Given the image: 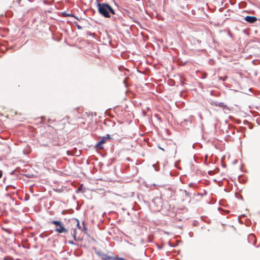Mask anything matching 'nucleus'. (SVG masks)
Here are the masks:
<instances>
[{
  "instance_id": "nucleus-1",
  "label": "nucleus",
  "mask_w": 260,
  "mask_h": 260,
  "mask_svg": "<svg viewBox=\"0 0 260 260\" xmlns=\"http://www.w3.org/2000/svg\"><path fill=\"white\" fill-rule=\"evenodd\" d=\"M98 6L100 13L105 17L109 18L110 17V12L112 14H114L113 9L107 4L99 3Z\"/></svg>"
},
{
  "instance_id": "nucleus-2",
  "label": "nucleus",
  "mask_w": 260,
  "mask_h": 260,
  "mask_svg": "<svg viewBox=\"0 0 260 260\" xmlns=\"http://www.w3.org/2000/svg\"><path fill=\"white\" fill-rule=\"evenodd\" d=\"M50 223L58 226V228L55 229V232L58 233H68V230L64 228V225L60 221L53 220L50 221Z\"/></svg>"
},
{
  "instance_id": "nucleus-3",
  "label": "nucleus",
  "mask_w": 260,
  "mask_h": 260,
  "mask_svg": "<svg viewBox=\"0 0 260 260\" xmlns=\"http://www.w3.org/2000/svg\"><path fill=\"white\" fill-rule=\"evenodd\" d=\"M57 158L54 155H48L44 160V164L47 167H51L56 162Z\"/></svg>"
},
{
  "instance_id": "nucleus-4",
  "label": "nucleus",
  "mask_w": 260,
  "mask_h": 260,
  "mask_svg": "<svg viewBox=\"0 0 260 260\" xmlns=\"http://www.w3.org/2000/svg\"><path fill=\"white\" fill-rule=\"evenodd\" d=\"M110 139V136L109 134H107L106 136L103 137L101 140L99 142L98 144L96 145V147H99V148H102V145L106 143V142L107 141V140H109Z\"/></svg>"
},
{
  "instance_id": "nucleus-5",
  "label": "nucleus",
  "mask_w": 260,
  "mask_h": 260,
  "mask_svg": "<svg viewBox=\"0 0 260 260\" xmlns=\"http://www.w3.org/2000/svg\"><path fill=\"white\" fill-rule=\"evenodd\" d=\"M244 20L250 23H253L256 21L257 18L255 16H247L244 18Z\"/></svg>"
},
{
  "instance_id": "nucleus-6",
  "label": "nucleus",
  "mask_w": 260,
  "mask_h": 260,
  "mask_svg": "<svg viewBox=\"0 0 260 260\" xmlns=\"http://www.w3.org/2000/svg\"><path fill=\"white\" fill-rule=\"evenodd\" d=\"M218 107L222 108L223 109L225 110H230L229 107L227 105H224V103L222 102H219L218 104Z\"/></svg>"
},
{
  "instance_id": "nucleus-7",
  "label": "nucleus",
  "mask_w": 260,
  "mask_h": 260,
  "mask_svg": "<svg viewBox=\"0 0 260 260\" xmlns=\"http://www.w3.org/2000/svg\"><path fill=\"white\" fill-rule=\"evenodd\" d=\"M76 221L77 222V226L78 228L79 229L81 230H86V228H85V225L84 224V222H82V225L83 226L82 227L80 225V223H79V221L78 219H75Z\"/></svg>"
},
{
  "instance_id": "nucleus-8",
  "label": "nucleus",
  "mask_w": 260,
  "mask_h": 260,
  "mask_svg": "<svg viewBox=\"0 0 260 260\" xmlns=\"http://www.w3.org/2000/svg\"><path fill=\"white\" fill-rule=\"evenodd\" d=\"M101 258L103 260H111V259H112V257L105 253L102 254L101 255Z\"/></svg>"
},
{
  "instance_id": "nucleus-9",
  "label": "nucleus",
  "mask_w": 260,
  "mask_h": 260,
  "mask_svg": "<svg viewBox=\"0 0 260 260\" xmlns=\"http://www.w3.org/2000/svg\"><path fill=\"white\" fill-rule=\"evenodd\" d=\"M138 172V169L136 167H133L131 168V174H132V175L134 176L135 175L137 174Z\"/></svg>"
},
{
  "instance_id": "nucleus-10",
  "label": "nucleus",
  "mask_w": 260,
  "mask_h": 260,
  "mask_svg": "<svg viewBox=\"0 0 260 260\" xmlns=\"http://www.w3.org/2000/svg\"><path fill=\"white\" fill-rule=\"evenodd\" d=\"M238 179H239V182L240 183H245L246 182V179L243 178L242 175H239V176Z\"/></svg>"
},
{
  "instance_id": "nucleus-11",
  "label": "nucleus",
  "mask_w": 260,
  "mask_h": 260,
  "mask_svg": "<svg viewBox=\"0 0 260 260\" xmlns=\"http://www.w3.org/2000/svg\"><path fill=\"white\" fill-rule=\"evenodd\" d=\"M72 236L75 240H76L77 230L76 229H73V233H72Z\"/></svg>"
},
{
  "instance_id": "nucleus-12",
  "label": "nucleus",
  "mask_w": 260,
  "mask_h": 260,
  "mask_svg": "<svg viewBox=\"0 0 260 260\" xmlns=\"http://www.w3.org/2000/svg\"><path fill=\"white\" fill-rule=\"evenodd\" d=\"M128 80V77H126L125 78L124 80L123 81V83L126 87L127 86V84H128V83H127Z\"/></svg>"
},
{
  "instance_id": "nucleus-13",
  "label": "nucleus",
  "mask_w": 260,
  "mask_h": 260,
  "mask_svg": "<svg viewBox=\"0 0 260 260\" xmlns=\"http://www.w3.org/2000/svg\"><path fill=\"white\" fill-rule=\"evenodd\" d=\"M227 78H228V77H227L226 76H225V77H219V79L220 80L222 81H225V80L227 79Z\"/></svg>"
},
{
  "instance_id": "nucleus-14",
  "label": "nucleus",
  "mask_w": 260,
  "mask_h": 260,
  "mask_svg": "<svg viewBox=\"0 0 260 260\" xmlns=\"http://www.w3.org/2000/svg\"><path fill=\"white\" fill-rule=\"evenodd\" d=\"M121 57H122V58H126V53H125V52H122V53H121Z\"/></svg>"
},
{
  "instance_id": "nucleus-15",
  "label": "nucleus",
  "mask_w": 260,
  "mask_h": 260,
  "mask_svg": "<svg viewBox=\"0 0 260 260\" xmlns=\"http://www.w3.org/2000/svg\"><path fill=\"white\" fill-rule=\"evenodd\" d=\"M131 20H133V21H134L135 23L138 24V25L139 26L140 25V23H139V22L136 21V20H135V19H133L132 17H131Z\"/></svg>"
},
{
  "instance_id": "nucleus-16",
  "label": "nucleus",
  "mask_w": 260,
  "mask_h": 260,
  "mask_svg": "<svg viewBox=\"0 0 260 260\" xmlns=\"http://www.w3.org/2000/svg\"><path fill=\"white\" fill-rule=\"evenodd\" d=\"M184 122H189L190 124L191 123V120L190 119H185L184 120Z\"/></svg>"
},
{
  "instance_id": "nucleus-17",
  "label": "nucleus",
  "mask_w": 260,
  "mask_h": 260,
  "mask_svg": "<svg viewBox=\"0 0 260 260\" xmlns=\"http://www.w3.org/2000/svg\"><path fill=\"white\" fill-rule=\"evenodd\" d=\"M184 192H185V195H186V196H189V197H190V193L188 191H186V190H184Z\"/></svg>"
},
{
  "instance_id": "nucleus-18",
  "label": "nucleus",
  "mask_w": 260,
  "mask_h": 260,
  "mask_svg": "<svg viewBox=\"0 0 260 260\" xmlns=\"http://www.w3.org/2000/svg\"><path fill=\"white\" fill-rule=\"evenodd\" d=\"M159 200H160V199L159 198H154L153 199L152 202H153L155 203L156 201H159Z\"/></svg>"
},
{
  "instance_id": "nucleus-19",
  "label": "nucleus",
  "mask_w": 260,
  "mask_h": 260,
  "mask_svg": "<svg viewBox=\"0 0 260 260\" xmlns=\"http://www.w3.org/2000/svg\"><path fill=\"white\" fill-rule=\"evenodd\" d=\"M213 105L218 107V104L219 102L216 101V102H213Z\"/></svg>"
},
{
  "instance_id": "nucleus-20",
  "label": "nucleus",
  "mask_w": 260,
  "mask_h": 260,
  "mask_svg": "<svg viewBox=\"0 0 260 260\" xmlns=\"http://www.w3.org/2000/svg\"><path fill=\"white\" fill-rule=\"evenodd\" d=\"M138 59H137V58H135V59H133L132 58H131V62H135V61H138Z\"/></svg>"
},
{
  "instance_id": "nucleus-21",
  "label": "nucleus",
  "mask_w": 260,
  "mask_h": 260,
  "mask_svg": "<svg viewBox=\"0 0 260 260\" xmlns=\"http://www.w3.org/2000/svg\"><path fill=\"white\" fill-rule=\"evenodd\" d=\"M169 245L171 247H175V245H173V244H172L171 243V242H169Z\"/></svg>"
},
{
  "instance_id": "nucleus-22",
  "label": "nucleus",
  "mask_w": 260,
  "mask_h": 260,
  "mask_svg": "<svg viewBox=\"0 0 260 260\" xmlns=\"http://www.w3.org/2000/svg\"><path fill=\"white\" fill-rule=\"evenodd\" d=\"M69 243L71 244H72V245H74L75 244V243L72 241H69Z\"/></svg>"
},
{
  "instance_id": "nucleus-23",
  "label": "nucleus",
  "mask_w": 260,
  "mask_h": 260,
  "mask_svg": "<svg viewBox=\"0 0 260 260\" xmlns=\"http://www.w3.org/2000/svg\"><path fill=\"white\" fill-rule=\"evenodd\" d=\"M153 167L154 168L155 171H158V169L155 167V164L153 165Z\"/></svg>"
},
{
  "instance_id": "nucleus-24",
  "label": "nucleus",
  "mask_w": 260,
  "mask_h": 260,
  "mask_svg": "<svg viewBox=\"0 0 260 260\" xmlns=\"http://www.w3.org/2000/svg\"><path fill=\"white\" fill-rule=\"evenodd\" d=\"M3 174V172L2 171L0 170V178L2 177Z\"/></svg>"
},
{
  "instance_id": "nucleus-25",
  "label": "nucleus",
  "mask_w": 260,
  "mask_h": 260,
  "mask_svg": "<svg viewBox=\"0 0 260 260\" xmlns=\"http://www.w3.org/2000/svg\"><path fill=\"white\" fill-rule=\"evenodd\" d=\"M65 15L68 16H73V15L72 14H65Z\"/></svg>"
},
{
  "instance_id": "nucleus-26",
  "label": "nucleus",
  "mask_w": 260,
  "mask_h": 260,
  "mask_svg": "<svg viewBox=\"0 0 260 260\" xmlns=\"http://www.w3.org/2000/svg\"><path fill=\"white\" fill-rule=\"evenodd\" d=\"M192 185H193V183H190L189 184V186L190 187L192 186Z\"/></svg>"
},
{
  "instance_id": "nucleus-27",
  "label": "nucleus",
  "mask_w": 260,
  "mask_h": 260,
  "mask_svg": "<svg viewBox=\"0 0 260 260\" xmlns=\"http://www.w3.org/2000/svg\"><path fill=\"white\" fill-rule=\"evenodd\" d=\"M240 199L243 200V198L242 196H240Z\"/></svg>"
},
{
  "instance_id": "nucleus-28",
  "label": "nucleus",
  "mask_w": 260,
  "mask_h": 260,
  "mask_svg": "<svg viewBox=\"0 0 260 260\" xmlns=\"http://www.w3.org/2000/svg\"><path fill=\"white\" fill-rule=\"evenodd\" d=\"M133 25H134V24H131V29H132V26H133Z\"/></svg>"
},
{
  "instance_id": "nucleus-29",
  "label": "nucleus",
  "mask_w": 260,
  "mask_h": 260,
  "mask_svg": "<svg viewBox=\"0 0 260 260\" xmlns=\"http://www.w3.org/2000/svg\"><path fill=\"white\" fill-rule=\"evenodd\" d=\"M134 194V192H131V196H133Z\"/></svg>"
},
{
  "instance_id": "nucleus-30",
  "label": "nucleus",
  "mask_w": 260,
  "mask_h": 260,
  "mask_svg": "<svg viewBox=\"0 0 260 260\" xmlns=\"http://www.w3.org/2000/svg\"><path fill=\"white\" fill-rule=\"evenodd\" d=\"M119 259L123 260L122 258H119Z\"/></svg>"
},
{
  "instance_id": "nucleus-31",
  "label": "nucleus",
  "mask_w": 260,
  "mask_h": 260,
  "mask_svg": "<svg viewBox=\"0 0 260 260\" xmlns=\"http://www.w3.org/2000/svg\"><path fill=\"white\" fill-rule=\"evenodd\" d=\"M159 148L160 149H162V150H164V149H162V148H161V147H159Z\"/></svg>"
},
{
  "instance_id": "nucleus-32",
  "label": "nucleus",
  "mask_w": 260,
  "mask_h": 260,
  "mask_svg": "<svg viewBox=\"0 0 260 260\" xmlns=\"http://www.w3.org/2000/svg\"><path fill=\"white\" fill-rule=\"evenodd\" d=\"M132 94H133V93H132V92H131V96H132Z\"/></svg>"
},
{
  "instance_id": "nucleus-33",
  "label": "nucleus",
  "mask_w": 260,
  "mask_h": 260,
  "mask_svg": "<svg viewBox=\"0 0 260 260\" xmlns=\"http://www.w3.org/2000/svg\"><path fill=\"white\" fill-rule=\"evenodd\" d=\"M131 103H134V101L131 100Z\"/></svg>"
}]
</instances>
